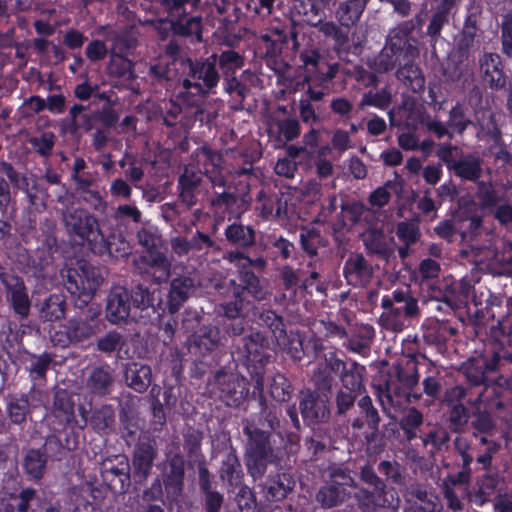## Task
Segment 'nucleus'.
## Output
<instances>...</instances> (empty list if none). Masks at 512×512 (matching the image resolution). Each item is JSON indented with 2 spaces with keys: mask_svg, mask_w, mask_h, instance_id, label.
Instances as JSON below:
<instances>
[{
  "mask_svg": "<svg viewBox=\"0 0 512 512\" xmlns=\"http://www.w3.org/2000/svg\"><path fill=\"white\" fill-rule=\"evenodd\" d=\"M225 236L229 242L241 247H247L254 243L255 232L250 226L232 224L226 228Z\"/></svg>",
  "mask_w": 512,
  "mask_h": 512,
  "instance_id": "nucleus-31",
  "label": "nucleus"
},
{
  "mask_svg": "<svg viewBox=\"0 0 512 512\" xmlns=\"http://www.w3.org/2000/svg\"><path fill=\"white\" fill-rule=\"evenodd\" d=\"M130 292L121 286L113 287L107 298L106 317L112 324L126 323L132 315Z\"/></svg>",
  "mask_w": 512,
  "mask_h": 512,
  "instance_id": "nucleus-6",
  "label": "nucleus"
},
{
  "mask_svg": "<svg viewBox=\"0 0 512 512\" xmlns=\"http://www.w3.org/2000/svg\"><path fill=\"white\" fill-rule=\"evenodd\" d=\"M473 28H469L463 31L462 37L459 41V63L461 65L460 71L463 72L468 67V54L467 50L468 48L473 44L474 42V33Z\"/></svg>",
  "mask_w": 512,
  "mask_h": 512,
  "instance_id": "nucleus-52",
  "label": "nucleus"
},
{
  "mask_svg": "<svg viewBox=\"0 0 512 512\" xmlns=\"http://www.w3.org/2000/svg\"><path fill=\"white\" fill-rule=\"evenodd\" d=\"M132 309L144 310L152 305V299L147 289L137 287L132 293L130 292Z\"/></svg>",
  "mask_w": 512,
  "mask_h": 512,
  "instance_id": "nucleus-58",
  "label": "nucleus"
},
{
  "mask_svg": "<svg viewBox=\"0 0 512 512\" xmlns=\"http://www.w3.org/2000/svg\"><path fill=\"white\" fill-rule=\"evenodd\" d=\"M452 170L458 177L469 181H476L482 172L479 159L472 155L453 162Z\"/></svg>",
  "mask_w": 512,
  "mask_h": 512,
  "instance_id": "nucleus-23",
  "label": "nucleus"
},
{
  "mask_svg": "<svg viewBox=\"0 0 512 512\" xmlns=\"http://www.w3.org/2000/svg\"><path fill=\"white\" fill-rule=\"evenodd\" d=\"M196 345L204 351H211L221 344V337L218 329L214 327H205L197 336Z\"/></svg>",
  "mask_w": 512,
  "mask_h": 512,
  "instance_id": "nucleus-41",
  "label": "nucleus"
},
{
  "mask_svg": "<svg viewBox=\"0 0 512 512\" xmlns=\"http://www.w3.org/2000/svg\"><path fill=\"white\" fill-rule=\"evenodd\" d=\"M85 54L90 61H100L105 58L107 47L104 42L93 40L87 45Z\"/></svg>",
  "mask_w": 512,
  "mask_h": 512,
  "instance_id": "nucleus-61",
  "label": "nucleus"
},
{
  "mask_svg": "<svg viewBox=\"0 0 512 512\" xmlns=\"http://www.w3.org/2000/svg\"><path fill=\"white\" fill-rule=\"evenodd\" d=\"M340 378L345 389L344 391H351L357 393V391L360 389L361 382L358 373L352 370H344L340 374Z\"/></svg>",
  "mask_w": 512,
  "mask_h": 512,
  "instance_id": "nucleus-63",
  "label": "nucleus"
},
{
  "mask_svg": "<svg viewBox=\"0 0 512 512\" xmlns=\"http://www.w3.org/2000/svg\"><path fill=\"white\" fill-rule=\"evenodd\" d=\"M7 412L13 423H23L29 413L28 397L24 394L9 396L7 398Z\"/></svg>",
  "mask_w": 512,
  "mask_h": 512,
  "instance_id": "nucleus-27",
  "label": "nucleus"
},
{
  "mask_svg": "<svg viewBox=\"0 0 512 512\" xmlns=\"http://www.w3.org/2000/svg\"><path fill=\"white\" fill-rule=\"evenodd\" d=\"M67 234L89 242L91 250L99 255L110 253L107 239L98 227L97 219L82 208L67 207L61 213Z\"/></svg>",
  "mask_w": 512,
  "mask_h": 512,
  "instance_id": "nucleus-1",
  "label": "nucleus"
},
{
  "mask_svg": "<svg viewBox=\"0 0 512 512\" xmlns=\"http://www.w3.org/2000/svg\"><path fill=\"white\" fill-rule=\"evenodd\" d=\"M163 482L167 497L178 502L184 488V460L179 455H174L166 463L163 471Z\"/></svg>",
  "mask_w": 512,
  "mask_h": 512,
  "instance_id": "nucleus-9",
  "label": "nucleus"
},
{
  "mask_svg": "<svg viewBox=\"0 0 512 512\" xmlns=\"http://www.w3.org/2000/svg\"><path fill=\"white\" fill-rule=\"evenodd\" d=\"M372 267L362 254H351L343 268L347 283L353 286H363L372 276Z\"/></svg>",
  "mask_w": 512,
  "mask_h": 512,
  "instance_id": "nucleus-12",
  "label": "nucleus"
},
{
  "mask_svg": "<svg viewBox=\"0 0 512 512\" xmlns=\"http://www.w3.org/2000/svg\"><path fill=\"white\" fill-rule=\"evenodd\" d=\"M199 286V280L192 275L180 276L174 278L170 284L168 294V308L171 313H175L194 293Z\"/></svg>",
  "mask_w": 512,
  "mask_h": 512,
  "instance_id": "nucleus-11",
  "label": "nucleus"
},
{
  "mask_svg": "<svg viewBox=\"0 0 512 512\" xmlns=\"http://www.w3.org/2000/svg\"><path fill=\"white\" fill-rule=\"evenodd\" d=\"M423 414L415 407L408 408L399 425L408 440H413L418 436V428L423 424Z\"/></svg>",
  "mask_w": 512,
  "mask_h": 512,
  "instance_id": "nucleus-29",
  "label": "nucleus"
},
{
  "mask_svg": "<svg viewBox=\"0 0 512 512\" xmlns=\"http://www.w3.org/2000/svg\"><path fill=\"white\" fill-rule=\"evenodd\" d=\"M214 384L221 392L220 397H224L230 404V400L236 404L243 398L244 383L236 375L226 372H218L214 378Z\"/></svg>",
  "mask_w": 512,
  "mask_h": 512,
  "instance_id": "nucleus-15",
  "label": "nucleus"
},
{
  "mask_svg": "<svg viewBox=\"0 0 512 512\" xmlns=\"http://www.w3.org/2000/svg\"><path fill=\"white\" fill-rule=\"evenodd\" d=\"M219 64L225 77L234 75L235 71L243 66L241 56L235 51H224L219 58Z\"/></svg>",
  "mask_w": 512,
  "mask_h": 512,
  "instance_id": "nucleus-42",
  "label": "nucleus"
},
{
  "mask_svg": "<svg viewBox=\"0 0 512 512\" xmlns=\"http://www.w3.org/2000/svg\"><path fill=\"white\" fill-rule=\"evenodd\" d=\"M393 186L391 181L386 182L383 186L375 189L369 196V203L373 207L382 208L391 198L390 189Z\"/></svg>",
  "mask_w": 512,
  "mask_h": 512,
  "instance_id": "nucleus-53",
  "label": "nucleus"
},
{
  "mask_svg": "<svg viewBox=\"0 0 512 512\" xmlns=\"http://www.w3.org/2000/svg\"><path fill=\"white\" fill-rule=\"evenodd\" d=\"M244 432L248 436L246 448L247 468L253 478H261L266 471L267 464L274 461L268 434L249 424L245 426Z\"/></svg>",
  "mask_w": 512,
  "mask_h": 512,
  "instance_id": "nucleus-3",
  "label": "nucleus"
},
{
  "mask_svg": "<svg viewBox=\"0 0 512 512\" xmlns=\"http://www.w3.org/2000/svg\"><path fill=\"white\" fill-rule=\"evenodd\" d=\"M54 135L51 132H44L39 136L30 137L28 143L39 155L47 157L51 154L54 146Z\"/></svg>",
  "mask_w": 512,
  "mask_h": 512,
  "instance_id": "nucleus-43",
  "label": "nucleus"
},
{
  "mask_svg": "<svg viewBox=\"0 0 512 512\" xmlns=\"http://www.w3.org/2000/svg\"><path fill=\"white\" fill-rule=\"evenodd\" d=\"M392 102V95L387 87L378 91H367L362 94L358 108L363 110L367 107H375L380 110L387 109Z\"/></svg>",
  "mask_w": 512,
  "mask_h": 512,
  "instance_id": "nucleus-24",
  "label": "nucleus"
},
{
  "mask_svg": "<svg viewBox=\"0 0 512 512\" xmlns=\"http://www.w3.org/2000/svg\"><path fill=\"white\" fill-rule=\"evenodd\" d=\"M396 235L404 244L412 245L416 243L420 237L419 228L409 222H400L397 224Z\"/></svg>",
  "mask_w": 512,
  "mask_h": 512,
  "instance_id": "nucleus-48",
  "label": "nucleus"
},
{
  "mask_svg": "<svg viewBox=\"0 0 512 512\" xmlns=\"http://www.w3.org/2000/svg\"><path fill=\"white\" fill-rule=\"evenodd\" d=\"M66 277L68 291L85 303L92 298L101 283L96 269L87 264L80 265L78 269H69Z\"/></svg>",
  "mask_w": 512,
  "mask_h": 512,
  "instance_id": "nucleus-5",
  "label": "nucleus"
},
{
  "mask_svg": "<svg viewBox=\"0 0 512 512\" xmlns=\"http://www.w3.org/2000/svg\"><path fill=\"white\" fill-rule=\"evenodd\" d=\"M94 332V327L84 320L72 319L65 326L67 339L71 343L82 342L90 338Z\"/></svg>",
  "mask_w": 512,
  "mask_h": 512,
  "instance_id": "nucleus-30",
  "label": "nucleus"
},
{
  "mask_svg": "<svg viewBox=\"0 0 512 512\" xmlns=\"http://www.w3.org/2000/svg\"><path fill=\"white\" fill-rule=\"evenodd\" d=\"M294 486V480L288 474L277 475L276 479L269 481L266 485V498L278 501L286 497Z\"/></svg>",
  "mask_w": 512,
  "mask_h": 512,
  "instance_id": "nucleus-26",
  "label": "nucleus"
},
{
  "mask_svg": "<svg viewBox=\"0 0 512 512\" xmlns=\"http://www.w3.org/2000/svg\"><path fill=\"white\" fill-rule=\"evenodd\" d=\"M220 477L230 485H238L240 483L241 465L234 454L229 453L223 460Z\"/></svg>",
  "mask_w": 512,
  "mask_h": 512,
  "instance_id": "nucleus-35",
  "label": "nucleus"
},
{
  "mask_svg": "<svg viewBox=\"0 0 512 512\" xmlns=\"http://www.w3.org/2000/svg\"><path fill=\"white\" fill-rule=\"evenodd\" d=\"M290 383L282 374H276L270 384V394L279 402L288 401L290 398Z\"/></svg>",
  "mask_w": 512,
  "mask_h": 512,
  "instance_id": "nucleus-40",
  "label": "nucleus"
},
{
  "mask_svg": "<svg viewBox=\"0 0 512 512\" xmlns=\"http://www.w3.org/2000/svg\"><path fill=\"white\" fill-rule=\"evenodd\" d=\"M188 65V78L183 80V88L187 92H191L194 89L198 95L213 93L220 79L215 60L210 61L207 59L204 62L195 63L189 61Z\"/></svg>",
  "mask_w": 512,
  "mask_h": 512,
  "instance_id": "nucleus-4",
  "label": "nucleus"
},
{
  "mask_svg": "<svg viewBox=\"0 0 512 512\" xmlns=\"http://www.w3.org/2000/svg\"><path fill=\"white\" fill-rule=\"evenodd\" d=\"M331 148L339 155L354 147L350 133L342 128H337L332 131Z\"/></svg>",
  "mask_w": 512,
  "mask_h": 512,
  "instance_id": "nucleus-45",
  "label": "nucleus"
},
{
  "mask_svg": "<svg viewBox=\"0 0 512 512\" xmlns=\"http://www.w3.org/2000/svg\"><path fill=\"white\" fill-rule=\"evenodd\" d=\"M147 264L154 270L153 274L157 281H164L168 278L171 263L165 255L150 252L147 257Z\"/></svg>",
  "mask_w": 512,
  "mask_h": 512,
  "instance_id": "nucleus-38",
  "label": "nucleus"
},
{
  "mask_svg": "<svg viewBox=\"0 0 512 512\" xmlns=\"http://www.w3.org/2000/svg\"><path fill=\"white\" fill-rule=\"evenodd\" d=\"M155 458V450L148 444L139 445L133 456V468L134 473L142 478L146 479L150 473Z\"/></svg>",
  "mask_w": 512,
  "mask_h": 512,
  "instance_id": "nucleus-21",
  "label": "nucleus"
},
{
  "mask_svg": "<svg viewBox=\"0 0 512 512\" xmlns=\"http://www.w3.org/2000/svg\"><path fill=\"white\" fill-rule=\"evenodd\" d=\"M1 280L6 288L7 299L14 312L22 318L26 317L30 311V301L24 282L14 275H3Z\"/></svg>",
  "mask_w": 512,
  "mask_h": 512,
  "instance_id": "nucleus-10",
  "label": "nucleus"
},
{
  "mask_svg": "<svg viewBox=\"0 0 512 512\" xmlns=\"http://www.w3.org/2000/svg\"><path fill=\"white\" fill-rule=\"evenodd\" d=\"M36 491L33 488H25L18 495L12 496L13 507L18 512H27L30 502L35 498Z\"/></svg>",
  "mask_w": 512,
  "mask_h": 512,
  "instance_id": "nucleus-57",
  "label": "nucleus"
},
{
  "mask_svg": "<svg viewBox=\"0 0 512 512\" xmlns=\"http://www.w3.org/2000/svg\"><path fill=\"white\" fill-rule=\"evenodd\" d=\"M365 248L371 254L388 259L394 253V238L386 235L382 230L370 227L362 234Z\"/></svg>",
  "mask_w": 512,
  "mask_h": 512,
  "instance_id": "nucleus-13",
  "label": "nucleus"
},
{
  "mask_svg": "<svg viewBox=\"0 0 512 512\" xmlns=\"http://www.w3.org/2000/svg\"><path fill=\"white\" fill-rule=\"evenodd\" d=\"M330 109L333 114L343 120H349L354 112V104L344 96L335 97L331 100Z\"/></svg>",
  "mask_w": 512,
  "mask_h": 512,
  "instance_id": "nucleus-50",
  "label": "nucleus"
},
{
  "mask_svg": "<svg viewBox=\"0 0 512 512\" xmlns=\"http://www.w3.org/2000/svg\"><path fill=\"white\" fill-rule=\"evenodd\" d=\"M480 69L484 79L492 88H500L505 84V78L500 68V57L497 54H485L480 60Z\"/></svg>",
  "mask_w": 512,
  "mask_h": 512,
  "instance_id": "nucleus-17",
  "label": "nucleus"
},
{
  "mask_svg": "<svg viewBox=\"0 0 512 512\" xmlns=\"http://www.w3.org/2000/svg\"><path fill=\"white\" fill-rule=\"evenodd\" d=\"M196 159L198 164L202 166L204 174L222 167V156L207 145L196 151Z\"/></svg>",
  "mask_w": 512,
  "mask_h": 512,
  "instance_id": "nucleus-34",
  "label": "nucleus"
},
{
  "mask_svg": "<svg viewBox=\"0 0 512 512\" xmlns=\"http://www.w3.org/2000/svg\"><path fill=\"white\" fill-rule=\"evenodd\" d=\"M482 205L501 224L506 225L512 222V205L493 191L483 195Z\"/></svg>",
  "mask_w": 512,
  "mask_h": 512,
  "instance_id": "nucleus-16",
  "label": "nucleus"
},
{
  "mask_svg": "<svg viewBox=\"0 0 512 512\" xmlns=\"http://www.w3.org/2000/svg\"><path fill=\"white\" fill-rule=\"evenodd\" d=\"M141 211L132 204L119 205L114 212V218L118 221L131 220L138 223L141 220Z\"/></svg>",
  "mask_w": 512,
  "mask_h": 512,
  "instance_id": "nucleus-55",
  "label": "nucleus"
},
{
  "mask_svg": "<svg viewBox=\"0 0 512 512\" xmlns=\"http://www.w3.org/2000/svg\"><path fill=\"white\" fill-rule=\"evenodd\" d=\"M471 121L466 117L464 108L457 104L449 112L448 127L450 130L462 134Z\"/></svg>",
  "mask_w": 512,
  "mask_h": 512,
  "instance_id": "nucleus-44",
  "label": "nucleus"
},
{
  "mask_svg": "<svg viewBox=\"0 0 512 512\" xmlns=\"http://www.w3.org/2000/svg\"><path fill=\"white\" fill-rule=\"evenodd\" d=\"M114 419L113 409L110 406H103L93 413L91 425L95 430L103 432L113 425Z\"/></svg>",
  "mask_w": 512,
  "mask_h": 512,
  "instance_id": "nucleus-39",
  "label": "nucleus"
},
{
  "mask_svg": "<svg viewBox=\"0 0 512 512\" xmlns=\"http://www.w3.org/2000/svg\"><path fill=\"white\" fill-rule=\"evenodd\" d=\"M47 457L40 449H30L24 458V469L34 479L42 478Z\"/></svg>",
  "mask_w": 512,
  "mask_h": 512,
  "instance_id": "nucleus-28",
  "label": "nucleus"
},
{
  "mask_svg": "<svg viewBox=\"0 0 512 512\" xmlns=\"http://www.w3.org/2000/svg\"><path fill=\"white\" fill-rule=\"evenodd\" d=\"M405 46L403 37H390L380 53L368 62L369 67L377 73L389 72L400 60Z\"/></svg>",
  "mask_w": 512,
  "mask_h": 512,
  "instance_id": "nucleus-8",
  "label": "nucleus"
},
{
  "mask_svg": "<svg viewBox=\"0 0 512 512\" xmlns=\"http://www.w3.org/2000/svg\"><path fill=\"white\" fill-rule=\"evenodd\" d=\"M300 410L303 418L310 424L326 421L330 413L327 401L312 393L303 397Z\"/></svg>",
  "mask_w": 512,
  "mask_h": 512,
  "instance_id": "nucleus-14",
  "label": "nucleus"
},
{
  "mask_svg": "<svg viewBox=\"0 0 512 512\" xmlns=\"http://www.w3.org/2000/svg\"><path fill=\"white\" fill-rule=\"evenodd\" d=\"M102 479L111 487L124 490L130 485V465L124 455L105 459L100 466Z\"/></svg>",
  "mask_w": 512,
  "mask_h": 512,
  "instance_id": "nucleus-7",
  "label": "nucleus"
},
{
  "mask_svg": "<svg viewBox=\"0 0 512 512\" xmlns=\"http://www.w3.org/2000/svg\"><path fill=\"white\" fill-rule=\"evenodd\" d=\"M347 493L344 488L335 486L333 483L322 487L317 493V501L325 508H331L342 503Z\"/></svg>",
  "mask_w": 512,
  "mask_h": 512,
  "instance_id": "nucleus-33",
  "label": "nucleus"
},
{
  "mask_svg": "<svg viewBox=\"0 0 512 512\" xmlns=\"http://www.w3.org/2000/svg\"><path fill=\"white\" fill-rule=\"evenodd\" d=\"M115 50L116 47L113 48L111 55L110 70L119 76H124L131 70L132 63L130 60L118 55Z\"/></svg>",
  "mask_w": 512,
  "mask_h": 512,
  "instance_id": "nucleus-59",
  "label": "nucleus"
},
{
  "mask_svg": "<svg viewBox=\"0 0 512 512\" xmlns=\"http://www.w3.org/2000/svg\"><path fill=\"white\" fill-rule=\"evenodd\" d=\"M240 279L243 284V289L246 290L254 299L258 301L266 299L268 293L254 273L250 271H243L240 274Z\"/></svg>",
  "mask_w": 512,
  "mask_h": 512,
  "instance_id": "nucleus-37",
  "label": "nucleus"
},
{
  "mask_svg": "<svg viewBox=\"0 0 512 512\" xmlns=\"http://www.w3.org/2000/svg\"><path fill=\"white\" fill-rule=\"evenodd\" d=\"M278 129L286 141H291L300 135V125L295 119H285L278 123Z\"/></svg>",
  "mask_w": 512,
  "mask_h": 512,
  "instance_id": "nucleus-60",
  "label": "nucleus"
},
{
  "mask_svg": "<svg viewBox=\"0 0 512 512\" xmlns=\"http://www.w3.org/2000/svg\"><path fill=\"white\" fill-rule=\"evenodd\" d=\"M305 82L307 83L306 93L313 101H320L329 93L328 85L322 79L318 81L313 76H307L305 77Z\"/></svg>",
  "mask_w": 512,
  "mask_h": 512,
  "instance_id": "nucleus-51",
  "label": "nucleus"
},
{
  "mask_svg": "<svg viewBox=\"0 0 512 512\" xmlns=\"http://www.w3.org/2000/svg\"><path fill=\"white\" fill-rule=\"evenodd\" d=\"M396 76L413 91L420 90L424 86L425 81L419 67L412 63H407L400 67L396 72Z\"/></svg>",
  "mask_w": 512,
  "mask_h": 512,
  "instance_id": "nucleus-32",
  "label": "nucleus"
},
{
  "mask_svg": "<svg viewBox=\"0 0 512 512\" xmlns=\"http://www.w3.org/2000/svg\"><path fill=\"white\" fill-rule=\"evenodd\" d=\"M172 20L173 29L176 33L186 36H196L198 41H201V18L200 17H187L184 15V10L179 15H170Z\"/></svg>",
  "mask_w": 512,
  "mask_h": 512,
  "instance_id": "nucleus-22",
  "label": "nucleus"
},
{
  "mask_svg": "<svg viewBox=\"0 0 512 512\" xmlns=\"http://www.w3.org/2000/svg\"><path fill=\"white\" fill-rule=\"evenodd\" d=\"M496 486L497 479L494 476H484L479 484L478 492L473 496L472 501L482 506L487 501V497L495 491Z\"/></svg>",
  "mask_w": 512,
  "mask_h": 512,
  "instance_id": "nucleus-47",
  "label": "nucleus"
},
{
  "mask_svg": "<svg viewBox=\"0 0 512 512\" xmlns=\"http://www.w3.org/2000/svg\"><path fill=\"white\" fill-rule=\"evenodd\" d=\"M381 305L384 311L380 316V322L392 331H402L420 314L418 300L409 289L392 291L390 295L381 299Z\"/></svg>",
  "mask_w": 512,
  "mask_h": 512,
  "instance_id": "nucleus-2",
  "label": "nucleus"
},
{
  "mask_svg": "<svg viewBox=\"0 0 512 512\" xmlns=\"http://www.w3.org/2000/svg\"><path fill=\"white\" fill-rule=\"evenodd\" d=\"M358 407L361 409V413L364 415L368 426L372 430H377L380 422L378 411L372 404V400L369 396H364L358 401Z\"/></svg>",
  "mask_w": 512,
  "mask_h": 512,
  "instance_id": "nucleus-46",
  "label": "nucleus"
},
{
  "mask_svg": "<svg viewBox=\"0 0 512 512\" xmlns=\"http://www.w3.org/2000/svg\"><path fill=\"white\" fill-rule=\"evenodd\" d=\"M366 0H346L336 10V18L342 26L350 27L361 17Z\"/></svg>",
  "mask_w": 512,
  "mask_h": 512,
  "instance_id": "nucleus-20",
  "label": "nucleus"
},
{
  "mask_svg": "<svg viewBox=\"0 0 512 512\" xmlns=\"http://www.w3.org/2000/svg\"><path fill=\"white\" fill-rule=\"evenodd\" d=\"M278 345L293 359L300 360L304 355V339L299 331L290 330L289 333L280 330L275 334Z\"/></svg>",
  "mask_w": 512,
  "mask_h": 512,
  "instance_id": "nucleus-19",
  "label": "nucleus"
},
{
  "mask_svg": "<svg viewBox=\"0 0 512 512\" xmlns=\"http://www.w3.org/2000/svg\"><path fill=\"white\" fill-rule=\"evenodd\" d=\"M15 175L14 169L10 165H5L0 169V206L6 207L10 201L9 197V184L5 179V176L13 180Z\"/></svg>",
  "mask_w": 512,
  "mask_h": 512,
  "instance_id": "nucleus-54",
  "label": "nucleus"
},
{
  "mask_svg": "<svg viewBox=\"0 0 512 512\" xmlns=\"http://www.w3.org/2000/svg\"><path fill=\"white\" fill-rule=\"evenodd\" d=\"M125 380L131 388L142 393L151 384L152 371L147 365L133 363L125 371Z\"/></svg>",
  "mask_w": 512,
  "mask_h": 512,
  "instance_id": "nucleus-18",
  "label": "nucleus"
},
{
  "mask_svg": "<svg viewBox=\"0 0 512 512\" xmlns=\"http://www.w3.org/2000/svg\"><path fill=\"white\" fill-rule=\"evenodd\" d=\"M211 183L212 186L215 189H219L215 191L216 197L212 200L213 205H221V204H229L233 197L231 194L226 193L225 191V176L222 172V167L220 169H215V171L209 172L206 174Z\"/></svg>",
  "mask_w": 512,
  "mask_h": 512,
  "instance_id": "nucleus-36",
  "label": "nucleus"
},
{
  "mask_svg": "<svg viewBox=\"0 0 512 512\" xmlns=\"http://www.w3.org/2000/svg\"><path fill=\"white\" fill-rule=\"evenodd\" d=\"M123 343L124 340L121 334L115 331H110L98 339L97 347L104 353H112L120 349Z\"/></svg>",
  "mask_w": 512,
  "mask_h": 512,
  "instance_id": "nucleus-49",
  "label": "nucleus"
},
{
  "mask_svg": "<svg viewBox=\"0 0 512 512\" xmlns=\"http://www.w3.org/2000/svg\"><path fill=\"white\" fill-rule=\"evenodd\" d=\"M275 173L279 176H283L286 178H293L295 172L297 171L296 162L291 160L290 158H280L278 159L275 167Z\"/></svg>",
  "mask_w": 512,
  "mask_h": 512,
  "instance_id": "nucleus-64",
  "label": "nucleus"
},
{
  "mask_svg": "<svg viewBox=\"0 0 512 512\" xmlns=\"http://www.w3.org/2000/svg\"><path fill=\"white\" fill-rule=\"evenodd\" d=\"M113 378L108 367L94 368L87 380L88 388L96 394L105 395L109 392Z\"/></svg>",
  "mask_w": 512,
  "mask_h": 512,
  "instance_id": "nucleus-25",
  "label": "nucleus"
},
{
  "mask_svg": "<svg viewBox=\"0 0 512 512\" xmlns=\"http://www.w3.org/2000/svg\"><path fill=\"white\" fill-rule=\"evenodd\" d=\"M356 395V393L351 391L339 390L336 395L337 413L344 414L349 410L354 405Z\"/></svg>",
  "mask_w": 512,
  "mask_h": 512,
  "instance_id": "nucleus-62",
  "label": "nucleus"
},
{
  "mask_svg": "<svg viewBox=\"0 0 512 512\" xmlns=\"http://www.w3.org/2000/svg\"><path fill=\"white\" fill-rule=\"evenodd\" d=\"M320 235L314 229H303L300 233V242L302 248L310 255L317 253V244L319 243Z\"/></svg>",
  "mask_w": 512,
  "mask_h": 512,
  "instance_id": "nucleus-56",
  "label": "nucleus"
}]
</instances>
